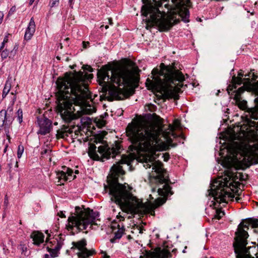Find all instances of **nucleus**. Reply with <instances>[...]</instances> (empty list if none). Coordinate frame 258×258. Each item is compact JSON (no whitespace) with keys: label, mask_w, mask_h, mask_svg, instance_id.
Listing matches in <instances>:
<instances>
[{"label":"nucleus","mask_w":258,"mask_h":258,"mask_svg":"<svg viewBox=\"0 0 258 258\" xmlns=\"http://www.w3.org/2000/svg\"><path fill=\"white\" fill-rule=\"evenodd\" d=\"M142 15L145 17L146 28L157 26L159 31H167L177 23L178 15L185 22H188L189 0H142Z\"/></svg>","instance_id":"1"},{"label":"nucleus","mask_w":258,"mask_h":258,"mask_svg":"<svg viewBox=\"0 0 258 258\" xmlns=\"http://www.w3.org/2000/svg\"><path fill=\"white\" fill-rule=\"evenodd\" d=\"M139 69L131 61L121 67L111 70L103 68L98 71L99 84L105 88L107 100H123L132 95L134 91L129 88L139 81Z\"/></svg>","instance_id":"2"},{"label":"nucleus","mask_w":258,"mask_h":258,"mask_svg":"<svg viewBox=\"0 0 258 258\" xmlns=\"http://www.w3.org/2000/svg\"><path fill=\"white\" fill-rule=\"evenodd\" d=\"M83 72H75L72 75H66L64 78H58L56 82L57 108L61 117L66 123L77 118L74 114L73 105L76 100L84 101L91 98L87 85L84 81Z\"/></svg>","instance_id":"3"},{"label":"nucleus","mask_w":258,"mask_h":258,"mask_svg":"<svg viewBox=\"0 0 258 258\" xmlns=\"http://www.w3.org/2000/svg\"><path fill=\"white\" fill-rule=\"evenodd\" d=\"M133 159L122 155L120 160L113 164L110 169V179L104 184V191L109 195L110 201L117 205L125 213H142L147 211V206L127 189L125 185L119 183L118 177L125 174L123 165L131 168Z\"/></svg>","instance_id":"4"},{"label":"nucleus","mask_w":258,"mask_h":258,"mask_svg":"<svg viewBox=\"0 0 258 258\" xmlns=\"http://www.w3.org/2000/svg\"><path fill=\"white\" fill-rule=\"evenodd\" d=\"M154 115L155 122L144 119L127 125L126 136L136 150L149 152L159 143L163 133L162 119Z\"/></svg>","instance_id":"5"},{"label":"nucleus","mask_w":258,"mask_h":258,"mask_svg":"<svg viewBox=\"0 0 258 258\" xmlns=\"http://www.w3.org/2000/svg\"><path fill=\"white\" fill-rule=\"evenodd\" d=\"M160 70L154 69L152 71V80L147 79L146 85L149 88L159 91L167 99H178L177 94L183 86L185 80L183 74L171 66L160 64Z\"/></svg>","instance_id":"6"},{"label":"nucleus","mask_w":258,"mask_h":258,"mask_svg":"<svg viewBox=\"0 0 258 258\" xmlns=\"http://www.w3.org/2000/svg\"><path fill=\"white\" fill-rule=\"evenodd\" d=\"M143 166L146 169L152 167V169L157 174L150 179L152 192L157 190L158 195L164 197L172 194L171 188L169 185L168 174L163 168V164L161 162L155 161L152 157H145Z\"/></svg>","instance_id":"7"},{"label":"nucleus","mask_w":258,"mask_h":258,"mask_svg":"<svg viewBox=\"0 0 258 258\" xmlns=\"http://www.w3.org/2000/svg\"><path fill=\"white\" fill-rule=\"evenodd\" d=\"M83 210L79 206L75 207L74 215L69 217L67 227L68 230H72L76 227L77 230L82 231L87 229L89 225H96L95 223L99 216V213L94 212L89 208Z\"/></svg>","instance_id":"8"},{"label":"nucleus","mask_w":258,"mask_h":258,"mask_svg":"<svg viewBox=\"0 0 258 258\" xmlns=\"http://www.w3.org/2000/svg\"><path fill=\"white\" fill-rule=\"evenodd\" d=\"M228 177L229 179L226 177L223 179L224 181L222 180L214 181L211 185V189L208 190L209 196L213 197L214 200L217 203H226L227 198L233 199L234 198V195L227 191L225 187L234 186L233 182H229V180L234 181L238 177L237 175L234 176L232 173H229Z\"/></svg>","instance_id":"9"},{"label":"nucleus","mask_w":258,"mask_h":258,"mask_svg":"<svg viewBox=\"0 0 258 258\" xmlns=\"http://www.w3.org/2000/svg\"><path fill=\"white\" fill-rule=\"evenodd\" d=\"M121 147L117 141L109 147L107 145L100 146L98 148L97 153L96 146L94 144H91L89 147L88 154L91 158L96 160L104 161V159H108L111 157L114 158L115 156L120 153Z\"/></svg>","instance_id":"10"},{"label":"nucleus","mask_w":258,"mask_h":258,"mask_svg":"<svg viewBox=\"0 0 258 258\" xmlns=\"http://www.w3.org/2000/svg\"><path fill=\"white\" fill-rule=\"evenodd\" d=\"M244 228L248 229V225L241 222L235 232V242L233 243L235 252L236 254V258H243L242 251H244L247 244V238L248 237V233Z\"/></svg>","instance_id":"11"},{"label":"nucleus","mask_w":258,"mask_h":258,"mask_svg":"<svg viewBox=\"0 0 258 258\" xmlns=\"http://www.w3.org/2000/svg\"><path fill=\"white\" fill-rule=\"evenodd\" d=\"M244 76L242 71L240 70L238 74V76L236 77L235 76L232 77V82L234 85L244 84V86L249 90H252L254 92L258 93V81L254 82L256 80L258 76L254 74V73L251 71L247 74L245 75L243 79L242 77Z\"/></svg>","instance_id":"12"},{"label":"nucleus","mask_w":258,"mask_h":258,"mask_svg":"<svg viewBox=\"0 0 258 258\" xmlns=\"http://www.w3.org/2000/svg\"><path fill=\"white\" fill-rule=\"evenodd\" d=\"M242 155L249 165L258 163V143L252 146L245 145L242 150Z\"/></svg>","instance_id":"13"},{"label":"nucleus","mask_w":258,"mask_h":258,"mask_svg":"<svg viewBox=\"0 0 258 258\" xmlns=\"http://www.w3.org/2000/svg\"><path fill=\"white\" fill-rule=\"evenodd\" d=\"M37 122L39 126L38 134L45 135L50 132L52 124L50 120L44 116H40L37 117Z\"/></svg>","instance_id":"14"},{"label":"nucleus","mask_w":258,"mask_h":258,"mask_svg":"<svg viewBox=\"0 0 258 258\" xmlns=\"http://www.w3.org/2000/svg\"><path fill=\"white\" fill-rule=\"evenodd\" d=\"M62 168L63 169L62 171H58L56 173L57 178L58 179V182L60 183V184H63L62 182L76 178L75 175L72 178L73 170L66 166H62Z\"/></svg>","instance_id":"15"},{"label":"nucleus","mask_w":258,"mask_h":258,"mask_svg":"<svg viewBox=\"0 0 258 258\" xmlns=\"http://www.w3.org/2000/svg\"><path fill=\"white\" fill-rule=\"evenodd\" d=\"M171 253L167 249L158 248L154 251H148L146 258H169L171 257Z\"/></svg>","instance_id":"16"},{"label":"nucleus","mask_w":258,"mask_h":258,"mask_svg":"<svg viewBox=\"0 0 258 258\" xmlns=\"http://www.w3.org/2000/svg\"><path fill=\"white\" fill-rule=\"evenodd\" d=\"M0 114L3 116V122L0 123V130L2 127H4L6 135L10 134V130H11V124L13 120L12 116H6V112L3 111H0Z\"/></svg>","instance_id":"17"},{"label":"nucleus","mask_w":258,"mask_h":258,"mask_svg":"<svg viewBox=\"0 0 258 258\" xmlns=\"http://www.w3.org/2000/svg\"><path fill=\"white\" fill-rule=\"evenodd\" d=\"M35 31V24L33 18L30 19L29 25L26 29L24 35V39L26 40H29L31 39Z\"/></svg>","instance_id":"18"},{"label":"nucleus","mask_w":258,"mask_h":258,"mask_svg":"<svg viewBox=\"0 0 258 258\" xmlns=\"http://www.w3.org/2000/svg\"><path fill=\"white\" fill-rule=\"evenodd\" d=\"M75 127V126H73V127H70L69 126L63 125L60 129L57 130L56 135L58 137L64 138L73 133V129Z\"/></svg>","instance_id":"19"},{"label":"nucleus","mask_w":258,"mask_h":258,"mask_svg":"<svg viewBox=\"0 0 258 258\" xmlns=\"http://www.w3.org/2000/svg\"><path fill=\"white\" fill-rule=\"evenodd\" d=\"M31 238H32L33 243L39 245L44 241V235L39 231H34L31 234Z\"/></svg>","instance_id":"20"},{"label":"nucleus","mask_w":258,"mask_h":258,"mask_svg":"<svg viewBox=\"0 0 258 258\" xmlns=\"http://www.w3.org/2000/svg\"><path fill=\"white\" fill-rule=\"evenodd\" d=\"M12 86V79L8 78L7 80L3 92L2 97L5 98L8 93L10 92Z\"/></svg>","instance_id":"21"},{"label":"nucleus","mask_w":258,"mask_h":258,"mask_svg":"<svg viewBox=\"0 0 258 258\" xmlns=\"http://www.w3.org/2000/svg\"><path fill=\"white\" fill-rule=\"evenodd\" d=\"M245 90H246L248 91L252 92L254 93V94H255L256 95H258V93L254 92V91H252V90H249L248 89L246 88V87L243 85V86L242 87H240V88H238L236 91H234L235 93V94L234 95V98H240L241 94Z\"/></svg>","instance_id":"22"},{"label":"nucleus","mask_w":258,"mask_h":258,"mask_svg":"<svg viewBox=\"0 0 258 258\" xmlns=\"http://www.w3.org/2000/svg\"><path fill=\"white\" fill-rule=\"evenodd\" d=\"M123 233V229H118V230L114 233V238L110 239V242L113 243L115 240L117 239H120Z\"/></svg>","instance_id":"23"},{"label":"nucleus","mask_w":258,"mask_h":258,"mask_svg":"<svg viewBox=\"0 0 258 258\" xmlns=\"http://www.w3.org/2000/svg\"><path fill=\"white\" fill-rule=\"evenodd\" d=\"M47 248L51 257L54 258L58 256V251L59 249L58 247H55L54 248H50L47 247Z\"/></svg>","instance_id":"24"},{"label":"nucleus","mask_w":258,"mask_h":258,"mask_svg":"<svg viewBox=\"0 0 258 258\" xmlns=\"http://www.w3.org/2000/svg\"><path fill=\"white\" fill-rule=\"evenodd\" d=\"M16 98L15 97L13 99V103L11 104V105L8 106L6 111L3 110L4 112H6V116H12L11 115H12L13 111V105H14V102L16 100Z\"/></svg>","instance_id":"25"},{"label":"nucleus","mask_w":258,"mask_h":258,"mask_svg":"<svg viewBox=\"0 0 258 258\" xmlns=\"http://www.w3.org/2000/svg\"><path fill=\"white\" fill-rule=\"evenodd\" d=\"M180 125V122L178 119H175L173 121V125H171V124H169V132H171V131H174L176 128H177Z\"/></svg>","instance_id":"26"},{"label":"nucleus","mask_w":258,"mask_h":258,"mask_svg":"<svg viewBox=\"0 0 258 258\" xmlns=\"http://www.w3.org/2000/svg\"><path fill=\"white\" fill-rule=\"evenodd\" d=\"M17 119L20 123L23 121V111L22 109L19 108L17 112Z\"/></svg>","instance_id":"27"},{"label":"nucleus","mask_w":258,"mask_h":258,"mask_svg":"<svg viewBox=\"0 0 258 258\" xmlns=\"http://www.w3.org/2000/svg\"><path fill=\"white\" fill-rule=\"evenodd\" d=\"M224 214H225V213L223 211L219 210H217L216 213L213 219H217L219 220L224 215Z\"/></svg>","instance_id":"28"},{"label":"nucleus","mask_w":258,"mask_h":258,"mask_svg":"<svg viewBox=\"0 0 258 258\" xmlns=\"http://www.w3.org/2000/svg\"><path fill=\"white\" fill-rule=\"evenodd\" d=\"M18 49V46L17 45H15L13 50H12L10 52L9 58H14L15 56L16 55L17 50Z\"/></svg>","instance_id":"29"},{"label":"nucleus","mask_w":258,"mask_h":258,"mask_svg":"<svg viewBox=\"0 0 258 258\" xmlns=\"http://www.w3.org/2000/svg\"><path fill=\"white\" fill-rule=\"evenodd\" d=\"M24 150V147L21 145H19L17 151V157L18 158H20L22 157Z\"/></svg>","instance_id":"30"},{"label":"nucleus","mask_w":258,"mask_h":258,"mask_svg":"<svg viewBox=\"0 0 258 258\" xmlns=\"http://www.w3.org/2000/svg\"><path fill=\"white\" fill-rule=\"evenodd\" d=\"M2 58L3 59L6 58L8 56L9 57L10 55V51L7 49H5V50H3L1 54Z\"/></svg>","instance_id":"31"},{"label":"nucleus","mask_w":258,"mask_h":258,"mask_svg":"<svg viewBox=\"0 0 258 258\" xmlns=\"http://www.w3.org/2000/svg\"><path fill=\"white\" fill-rule=\"evenodd\" d=\"M249 224H251L253 227H258V219H249L248 220Z\"/></svg>","instance_id":"32"},{"label":"nucleus","mask_w":258,"mask_h":258,"mask_svg":"<svg viewBox=\"0 0 258 258\" xmlns=\"http://www.w3.org/2000/svg\"><path fill=\"white\" fill-rule=\"evenodd\" d=\"M82 68L85 71H88L90 72H92L93 71V69L91 68V66L89 65H83Z\"/></svg>","instance_id":"33"},{"label":"nucleus","mask_w":258,"mask_h":258,"mask_svg":"<svg viewBox=\"0 0 258 258\" xmlns=\"http://www.w3.org/2000/svg\"><path fill=\"white\" fill-rule=\"evenodd\" d=\"M19 248L21 250L22 253L25 254V252L27 251V247L24 244H20Z\"/></svg>","instance_id":"34"},{"label":"nucleus","mask_w":258,"mask_h":258,"mask_svg":"<svg viewBox=\"0 0 258 258\" xmlns=\"http://www.w3.org/2000/svg\"><path fill=\"white\" fill-rule=\"evenodd\" d=\"M59 3V0H50V6L51 8L56 6Z\"/></svg>","instance_id":"35"},{"label":"nucleus","mask_w":258,"mask_h":258,"mask_svg":"<svg viewBox=\"0 0 258 258\" xmlns=\"http://www.w3.org/2000/svg\"><path fill=\"white\" fill-rule=\"evenodd\" d=\"M16 7L14 6H13L10 10L9 13H8V17H9L11 15H13L16 11Z\"/></svg>","instance_id":"36"},{"label":"nucleus","mask_w":258,"mask_h":258,"mask_svg":"<svg viewBox=\"0 0 258 258\" xmlns=\"http://www.w3.org/2000/svg\"><path fill=\"white\" fill-rule=\"evenodd\" d=\"M163 157L164 158V161H167L169 159L170 156L168 153H165L164 154H163Z\"/></svg>","instance_id":"37"},{"label":"nucleus","mask_w":258,"mask_h":258,"mask_svg":"<svg viewBox=\"0 0 258 258\" xmlns=\"http://www.w3.org/2000/svg\"><path fill=\"white\" fill-rule=\"evenodd\" d=\"M4 16V15L3 13L0 11V24L2 23L3 21Z\"/></svg>","instance_id":"38"},{"label":"nucleus","mask_w":258,"mask_h":258,"mask_svg":"<svg viewBox=\"0 0 258 258\" xmlns=\"http://www.w3.org/2000/svg\"><path fill=\"white\" fill-rule=\"evenodd\" d=\"M82 43H83V46L84 48H86L87 47V46L89 45V42H88L83 41L82 42Z\"/></svg>","instance_id":"39"},{"label":"nucleus","mask_w":258,"mask_h":258,"mask_svg":"<svg viewBox=\"0 0 258 258\" xmlns=\"http://www.w3.org/2000/svg\"><path fill=\"white\" fill-rule=\"evenodd\" d=\"M50 151L49 150H48L47 149H44L43 151L41 152L42 155H44L45 154H46L47 152Z\"/></svg>","instance_id":"40"},{"label":"nucleus","mask_w":258,"mask_h":258,"mask_svg":"<svg viewBox=\"0 0 258 258\" xmlns=\"http://www.w3.org/2000/svg\"><path fill=\"white\" fill-rule=\"evenodd\" d=\"M58 215L59 216V217H60L61 218H64L65 217V215L62 212H60V213H58Z\"/></svg>","instance_id":"41"},{"label":"nucleus","mask_w":258,"mask_h":258,"mask_svg":"<svg viewBox=\"0 0 258 258\" xmlns=\"http://www.w3.org/2000/svg\"><path fill=\"white\" fill-rule=\"evenodd\" d=\"M5 41H3V42L2 43L1 46L0 47V50H2V49L4 48L5 46Z\"/></svg>","instance_id":"42"},{"label":"nucleus","mask_w":258,"mask_h":258,"mask_svg":"<svg viewBox=\"0 0 258 258\" xmlns=\"http://www.w3.org/2000/svg\"><path fill=\"white\" fill-rule=\"evenodd\" d=\"M6 135V137H7V139H8V140L9 141V142L10 143V141H11V137H10V135L9 134H8V135Z\"/></svg>","instance_id":"43"},{"label":"nucleus","mask_w":258,"mask_h":258,"mask_svg":"<svg viewBox=\"0 0 258 258\" xmlns=\"http://www.w3.org/2000/svg\"><path fill=\"white\" fill-rule=\"evenodd\" d=\"M139 233H143V230H144V229L141 227H139Z\"/></svg>","instance_id":"44"},{"label":"nucleus","mask_w":258,"mask_h":258,"mask_svg":"<svg viewBox=\"0 0 258 258\" xmlns=\"http://www.w3.org/2000/svg\"><path fill=\"white\" fill-rule=\"evenodd\" d=\"M73 1H74V0H69V4H70V6L72 7V8H73V7H72V5H73Z\"/></svg>","instance_id":"45"},{"label":"nucleus","mask_w":258,"mask_h":258,"mask_svg":"<svg viewBox=\"0 0 258 258\" xmlns=\"http://www.w3.org/2000/svg\"><path fill=\"white\" fill-rule=\"evenodd\" d=\"M241 198L239 197H237L236 198H235V200L237 202H239V201L241 200Z\"/></svg>","instance_id":"46"},{"label":"nucleus","mask_w":258,"mask_h":258,"mask_svg":"<svg viewBox=\"0 0 258 258\" xmlns=\"http://www.w3.org/2000/svg\"><path fill=\"white\" fill-rule=\"evenodd\" d=\"M108 21L110 25L113 24L112 20L111 18L108 19Z\"/></svg>","instance_id":"47"},{"label":"nucleus","mask_w":258,"mask_h":258,"mask_svg":"<svg viewBox=\"0 0 258 258\" xmlns=\"http://www.w3.org/2000/svg\"><path fill=\"white\" fill-rule=\"evenodd\" d=\"M92 112H93L92 109H89V110L86 113H88V114H91Z\"/></svg>","instance_id":"48"},{"label":"nucleus","mask_w":258,"mask_h":258,"mask_svg":"<svg viewBox=\"0 0 258 258\" xmlns=\"http://www.w3.org/2000/svg\"><path fill=\"white\" fill-rule=\"evenodd\" d=\"M34 1L35 0H30L29 2V5H32L33 4V3H34Z\"/></svg>","instance_id":"49"},{"label":"nucleus","mask_w":258,"mask_h":258,"mask_svg":"<svg viewBox=\"0 0 258 258\" xmlns=\"http://www.w3.org/2000/svg\"><path fill=\"white\" fill-rule=\"evenodd\" d=\"M44 257L45 258H49V255L48 254H45Z\"/></svg>","instance_id":"50"},{"label":"nucleus","mask_w":258,"mask_h":258,"mask_svg":"<svg viewBox=\"0 0 258 258\" xmlns=\"http://www.w3.org/2000/svg\"><path fill=\"white\" fill-rule=\"evenodd\" d=\"M93 78V75L90 74L89 75V78Z\"/></svg>","instance_id":"51"},{"label":"nucleus","mask_w":258,"mask_h":258,"mask_svg":"<svg viewBox=\"0 0 258 258\" xmlns=\"http://www.w3.org/2000/svg\"><path fill=\"white\" fill-rule=\"evenodd\" d=\"M102 253H104V255L103 256V258H106V255H107L106 253H105L104 252H102Z\"/></svg>","instance_id":"52"},{"label":"nucleus","mask_w":258,"mask_h":258,"mask_svg":"<svg viewBox=\"0 0 258 258\" xmlns=\"http://www.w3.org/2000/svg\"><path fill=\"white\" fill-rule=\"evenodd\" d=\"M4 41H5V43L6 42H7L8 39H6V38H5V39L4 40Z\"/></svg>","instance_id":"53"},{"label":"nucleus","mask_w":258,"mask_h":258,"mask_svg":"<svg viewBox=\"0 0 258 258\" xmlns=\"http://www.w3.org/2000/svg\"><path fill=\"white\" fill-rule=\"evenodd\" d=\"M75 172L76 174H78L79 173V171L78 170H76Z\"/></svg>","instance_id":"54"},{"label":"nucleus","mask_w":258,"mask_h":258,"mask_svg":"<svg viewBox=\"0 0 258 258\" xmlns=\"http://www.w3.org/2000/svg\"><path fill=\"white\" fill-rule=\"evenodd\" d=\"M108 27H108V25H106V26H105V29H108Z\"/></svg>","instance_id":"55"},{"label":"nucleus","mask_w":258,"mask_h":258,"mask_svg":"<svg viewBox=\"0 0 258 258\" xmlns=\"http://www.w3.org/2000/svg\"><path fill=\"white\" fill-rule=\"evenodd\" d=\"M59 45H60V48H62V44H61V43H60V44H59Z\"/></svg>","instance_id":"56"},{"label":"nucleus","mask_w":258,"mask_h":258,"mask_svg":"<svg viewBox=\"0 0 258 258\" xmlns=\"http://www.w3.org/2000/svg\"><path fill=\"white\" fill-rule=\"evenodd\" d=\"M56 58H57L58 60H60V57H59V56H58L56 57Z\"/></svg>","instance_id":"57"},{"label":"nucleus","mask_w":258,"mask_h":258,"mask_svg":"<svg viewBox=\"0 0 258 258\" xmlns=\"http://www.w3.org/2000/svg\"><path fill=\"white\" fill-rule=\"evenodd\" d=\"M66 61H69V57H67V58L66 59Z\"/></svg>","instance_id":"58"},{"label":"nucleus","mask_w":258,"mask_h":258,"mask_svg":"<svg viewBox=\"0 0 258 258\" xmlns=\"http://www.w3.org/2000/svg\"><path fill=\"white\" fill-rule=\"evenodd\" d=\"M6 150H7V147L5 148V150H4V152H6Z\"/></svg>","instance_id":"59"},{"label":"nucleus","mask_w":258,"mask_h":258,"mask_svg":"<svg viewBox=\"0 0 258 258\" xmlns=\"http://www.w3.org/2000/svg\"><path fill=\"white\" fill-rule=\"evenodd\" d=\"M109 256L108 255H106V258H109Z\"/></svg>","instance_id":"60"},{"label":"nucleus","mask_w":258,"mask_h":258,"mask_svg":"<svg viewBox=\"0 0 258 258\" xmlns=\"http://www.w3.org/2000/svg\"><path fill=\"white\" fill-rule=\"evenodd\" d=\"M54 124V125H57V122H55Z\"/></svg>","instance_id":"61"},{"label":"nucleus","mask_w":258,"mask_h":258,"mask_svg":"<svg viewBox=\"0 0 258 258\" xmlns=\"http://www.w3.org/2000/svg\"><path fill=\"white\" fill-rule=\"evenodd\" d=\"M68 39H69V38H67L66 39V40H68Z\"/></svg>","instance_id":"62"}]
</instances>
